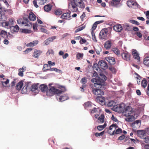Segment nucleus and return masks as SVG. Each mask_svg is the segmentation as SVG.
<instances>
[{
  "instance_id": "1",
  "label": "nucleus",
  "mask_w": 149,
  "mask_h": 149,
  "mask_svg": "<svg viewBox=\"0 0 149 149\" xmlns=\"http://www.w3.org/2000/svg\"><path fill=\"white\" fill-rule=\"evenodd\" d=\"M107 77L103 74H100V77L97 79H92L91 81L94 83V84H91L90 86L92 89L93 94L96 95H104V92L102 88L104 86L105 81L107 79Z\"/></svg>"
},
{
  "instance_id": "2",
  "label": "nucleus",
  "mask_w": 149,
  "mask_h": 149,
  "mask_svg": "<svg viewBox=\"0 0 149 149\" xmlns=\"http://www.w3.org/2000/svg\"><path fill=\"white\" fill-rule=\"evenodd\" d=\"M77 7L84 8L85 4L81 0H73L68 4V8L72 12H76L78 10Z\"/></svg>"
},
{
  "instance_id": "3",
  "label": "nucleus",
  "mask_w": 149,
  "mask_h": 149,
  "mask_svg": "<svg viewBox=\"0 0 149 149\" xmlns=\"http://www.w3.org/2000/svg\"><path fill=\"white\" fill-rule=\"evenodd\" d=\"M62 87L63 88L62 91L57 89L54 87H52L48 89L46 92V95L49 96H51L55 94L57 95L60 94L63 92H64L65 91V88L64 87L62 86Z\"/></svg>"
},
{
  "instance_id": "4",
  "label": "nucleus",
  "mask_w": 149,
  "mask_h": 149,
  "mask_svg": "<svg viewBox=\"0 0 149 149\" xmlns=\"http://www.w3.org/2000/svg\"><path fill=\"white\" fill-rule=\"evenodd\" d=\"M125 107V104L122 103L121 104L117 105L113 107V110L119 113H123Z\"/></svg>"
},
{
  "instance_id": "5",
  "label": "nucleus",
  "mask_w": 149,
  "mask_h": 149,
  "mask_svg": "<svg viewBox=\"0 0 149 149\" xmlns=\"http://www.w3.org/2000/svg\"><path fill=\"white\" fill-rule=\"evenodd\" d=\"M17 23L19 24H24L25 26H31L29 22L28 21V19L26 17L23 19H19L17 20Z\"/></svg>"
},
{
  "instance_id": "6",
  "label": "nucleus",
  "mask_w": 149,
  "mask_h": 149,
  "mask_svg": "<svg viewBox=\"0 0 149 149\" xmlns=\"http://www.w3.org/2000/svg\"><path fill=\"white\" fill-rule=\"evenodd\" d=\"M14 20L12 18H10L8 21L3 22L2 23V26L7 28H10L14 23Z\"/></svg>"
},
{
  "instance_id": "7",
  "label": "nucleus",
  "mask_w": 149,
  "mask_h": 149,
  "mask_svg": "<svg viewBox=\"0 0 149 149\" xmlns=\"http://www.w3.org/2000/svg\"><path fill=\"white\" fill-rule=\"evenodd\" d=\"M108 32V31L107 29H102L100 33L99 38L100 39H106L107 38Z\"/></svg>"
},
{
  "instance_id": "8",
  "label": "nucleus",
  "mask_w": 149,
  "mask_h": 149,
  "mask_svg": "<svg viewBox=\"0 0 149 149\" xmlns=\"http://www.w3.org/2000/svg\"><path fill=\"white\" fill-rule=\"evenodd\" d=\"M132 112V108L130 106H127L126 107H125L124 112L123 113H124L125 115L127 116H129L131 115Z\"/></svg>"
},
{
  "instance_id": "9",
  "label": "nucleus",
  "mask_w": 149,
  "mask_h": 149,
  "mask_svg": "<svg viewBox=\"0 0 149 149\" xmlns=\"http://www.w3.org/2000/svg\"><path fill=\"white\" fill-rule=\"evenodd\" d=\"M61 94H57L56 96L57 99L59 101L63 102L69 99L68 97L65 94L60 95Z\"/></svg>"
},
{
  "instance_id": "10",
  "label": "nucleus",
  "mask_w": 149,
  "mask_h": 149,
  "mask_svg": "<svg viewBox=\"0 0 149 149\" xmlns=\"http://www.w3.org/2000/svg\"><path fill=\"white\" fill-rule=\"evenodd\" d=\"M98 64L101 68L103 70H105L107 68L108 65L106 62L103 60L99 61Z\"/></svg>"
},
{
  "instance_id": "11",
  "label": "nucleus",
  "mask_w": 149,
  "mask_h": 149,
  "mask_svg": "<svg viewBox=\"0 0 149 149\" xmlns=\"http://www.w3.org/2000/svg\"><path fill=\"white\" fill-rule=\"evenodd\" d=\"M121 56L124 60L127 61H129L130 60V54L127 52H125L121 54Z\"/></svg>"
},
{
  "instance_id": "12",
  "label": "nucleus",
  "mask_w": 149,
  "mask_h": 149,
  "mask_svg": "<svg viewBox=\"0 0 149 149\" xmlns=\"http://www.w3.org/2000/svg\"><path fill=\"white\" fill-rule=\"evenodd\" d=\"M31 82H27L26 84L22 88V93H26L28 90V89H30V85H31Z\"/></svg>"
},
{
  "instance_id": "13",
  "label": "nucleus",
  "mask_w": 149,
  "mask_h": 149,
  "mask_svg": "<svg viewBox=\"0 0 149 149\" xmlns=\"http://www.w3.org/2000/svg\"><path fill=\"white\" fill-rule=\"evenodd\" d=\"M127 4L130 7L135 8L137 7V3L133 1H127Z\"/></svg>"
},
{
  "instance_id": "14",
  "label": "nucleus",
  "mask_w": 149,
  "mask_h": 149,
  "mask_svg": "<svg viewBox=\"0 0 149 149\" xmlns=\"http://www.w3.org/2000/svg\"><path fill=\"white\" fill-rule=\"evenodd\" d=\"M105 59L110 65H113L116 63L115 59L114 57L108 56L105 57Z\"/></svg>"
},
{
  "instance_id": "15",
  "label": "nucleus",
  "mask_w": 149,
  "mask_h": 149,
  "mask_svg": "<svg viewBox=\"0 0 149 149\" xmlns=\"http://www.w3.org/2000/svg\"><path fill=\"white\" fill-rule=\"evenodd\" d=\"M42 51L36 49L34 50L33 56L36 58H38L39 56L42 53Z\"/></svg>"
},
{
  "instance_id": "16",
  "label": "nucleus",
  "mask_w": 149,
  "mask_h": 149,
  "mask_svg": "<svg viewBox=\"0 0 149 149\" xmlns=\"http://www.w3.org/2000/svg\"><path fill=\"white\" fill-rule=\"evenodd\" d=\"M56 38V36H52L48 38L44 41L45 45H48L50 42H52Z\"/></svg>"
},
{
  "instance_id": "17",
  "label": "nucleus",
  "mask_w": 149,
  "mask_h": 149,
  "mask_svg": "<svg viewBox=\"0 0 149 149\" xmlns=\"http://www.w3.org/2000/svg\"><path fill=\"white\" fill-rule=\"evenodd\" d=\"M121 0H112L111 1L109 2L110 6H115L119 4Z\"/></svg>"
},
{
  "instance_id": "18",
  "label": "nucleus",
  "mask_w": 149,
  "mask_h": 149,
  "mask_svg": "<svg viewBox=\"0 0 149 149\" xmlns=\"http://www.w3.org/2000/svg\"><path fill=\"white\" fill-rule=\"evenodd\" d=\"M113 29L116 31L119 32L122 30L123 28L120 24H118L115 25L113 27Z\"/></svg>"
},
{
  "instance_id": "19",
  "label": "nucleus",
  "mask_w": 149,
  "mask_h": 149,
  "mask_svg": "<svg viewBox=\"0 0 149 149\" xmlns=\"http://www.w3.org/2000/svg\"><path fill=\"white\" fill-rule=\"evenodd\" d=\"M70 17V14L68 13H64L61 17V18L67 20H69Z\"/></svg>"
},
{
  "instance_id": "20",
  "label": "nucleus",
  "mask_w": 149,
  "mask_h": 149,
  "mask_svg": "<svg viewBox=\"0 0 149 149\" xmlns=\"http://www.w3.org/2000/svg\"><path fill=\"white\" fill-rule=\"evenodd\" d=\"M41 91L43 92H46L48 90V87L47 85L45 84L41 85L39 87Z\"/></svg>"
},
{
  "instance_id": "21",
  "label": "nucleus",
  "mask_w": 149,
  "mask_h": 149,
  "mask_svg": "<svg viewBox=\"0 0 149 149\" xmlns=\"http://www.w3.org/2000/svg\"><path fill=\"white\" fill-rule=\"evenodd\" d=\"M28 18L31 21H34L36 19V16L32 12H31L29 14Z\"/></svg>"
},
{
  "instance_id": "22",
  "label": "nucleus",
  "mask_w": 149,
  "mask_h": 149,
  "mask_svg": "<svg viewBox=\"0 0 149 149\" xmlns=\"http://www.w3.org/2000/svg\"><path fill=\"white\" fill-rule=\"evenodd\" d=\"M143 63L148 67H149V56L145 57L143 60Z\"/></svg>"
},
{
  "instance_id": "23",
  "label": "nucleus",
  "mask_w": 149,
  "mask_h": 149,
  "mask_svg": "<svg viewBox=\"0 0 149 149\" xmlns=\"http://www.w3.org/2000/svg\"><path fill=\"white\" fill-rule=\"evenodd\" d=\"M97 100H98L99 103L102 105L104 104L105 102L104 97L102 96L99 97L97 98Z\"/></svg>"
},
{
  "instance_id": "24",
  "label": "nucleus",
  "mask_w": 149,
  "mask_h": 149,
  "mask_svg": "<svg viewBox=\"0 0 149 149\" xmlns=\"http://www.w3.org/2000/svg\"><path fill=\"white\" fill-rule=\"evenodd\" d=\"M38 43V40H35L28 43L26 46L27 47H33L36 45Z\"/></svg>"
},
{
  "instance_id": "25",
  "label": "nucleus",
  "mask_w": 149,
  "mask_h": 149,
  "mask_svg": "<svg viewBox=\"0 0 149 149\" xmlns=\"http://www.w3.org/2000/svg\"><path fill=\"white\" fill-rule=\"evenodd\" d=\"M23 86V82L22 81L19 82L16 86V89L18 90H20Z\"/></svg>"
},
{
  "instance_id": "26",
  "label": "nucleus",
  "mask_w": 149,
  "mask_h": 149,
  "mask_svg": "<svg viewBox=\"0 0 149 149\" xmlns=\"http://www.w3.org/2000/svg\"><path fill=\"white\" fill-rule=\"evenodd\" d=\"M52 8V6L50 4H48L44 6V10L46 12L50 11Z\"/></svg>"
},
{
  "instance_id": "27",
  "label": "nucleus",
  "mask_w": 149,
  "mask_h": 149,
  "mask_svg": "<svg viewBox=\"0 0 149 149\" xmlns=\"http://www.w3.org/2000/svg\"><path fill=\"white\" fill-rule=\"evenodd\" d=\"M138 136L141 138H143L146 135L145 131L143 130L138 131Z\"/></svg>"
},
{
  "instance_id": "28",
  "label": "nucleus",
  "mask_w": 149,
  "mask_h": 149,
  "mask_svg": "<svg viewBox=\"0 0 149 149\" xmlns=\"http://www.w3.org/2000/svg\"><path fill=\"white\" fill-rule=\"evenodd\" d=\"M127 117L125 118V120L127 122H132L134 120V117L132 115H130L129 116H127Z\"/></svg>"
},
{
  "instance_id": "29",
  "label": "nucleus",
  "mask_w": 149,
  "mask_h": 149,
  "mask_svg": "<svg viewBox=\"0 0 149 149\" xmlns=\"http://www.w3.org/2000/svg\"><path fill=\"white\" fill-rule=\"evenodd\" d=\"M132 54L134 56V58L139 60H140V57L136 50L133 51L132 52Z\"/></svg>"
},
{
  "instance_id": "30",
  "label": "nucleus",
  "mask_w": 149,
  "mask_h": 149,
  "mask_svg": "<svg viewBox=\"0 0 149 149\" xmlns=\"http://www.w3.org/2000/svg\"><path fill=\"white\" fill-rule=\"evenodd\" d=\"M25 67L24 68L22 67V68H20L19 69L18 75L19 76L21 77H23V76L24 74L23 72L25 71L26 69H25Z\"/></svg>"
},
{
  "instance_id": "31",
  "label": "nucleus",
  "mask_w": 149,
  "mask_h": 149,
  "mask_svg": "<svg viewBox=\"0 0 149 149\" xmlns=\"http://www.w3.org/2000/svg\"><path fill=\"white\" fill-rule=\"evenodd\" d=\"M38 88V86L36 84L32 85L30 86V89L33 92H35L37 90Z\"/></svg>"
},
{
  "instance_id": "32",
  "label": "nucleus",
  "mask_w": 149,
  "mask_h": 149,
  "mask_svg": "<svg viewBox=\"0 0 149 149\" xmlns=\"http://www.w3.org/2000/svg\"><path fill=\"white\" fill-rule=\"evenodd\" d=\"M134 74L137 76V77H136L137 79V83L138 84L140 85L141 84V79L142 77L136 72H134Z\"/></svg>"
},
{
  "instance_id": "33",
  "label": "nucleus",
  "mask_w": 149,
  "mask_h": 149,
  "mask_svg": "<svg viewBox=\"0 0 149 149\" xmlns=\"http://www.w3.org/2000/svg\"><path fill=\"white\" fill-rule=\"evenodd\" d=\"M104 47L107 49H109L111 47V42L110 41H107L104 44Z\"/></svg>"
},
{
  "instance_id": "34",
  "label": "nucleus",
  "mask_w": 149,
  "mask_h": 149,
  "mask_svg": "<svg viewBox=\"0 0 149 149\" xmlns=\"http://www.w3.org/2000/svg\"><path fill=\"white\" fill-rule=\"evenodd\" d=\"M10 29L11 31L14 32H17L19 30V27L17 25L15 26H12Z\"/></svg>"
},
{
  "instance_id": "35",
  "label": "nucleus",
  "mask_w": 149,
  "mask_h": 149,
  "mask_svg": "<svg viewBox=\"0 0 149 149\" xmlns=\"http://www.w3.org/2000/svg\"><path fill=\"white\" fill-rule=\"evenodd\" d=\"M0 35L1 37L4 38H6L8 37L6 31L3 30H2L1 31Z\"/></svg>"
},
{
  "instance_id": "36",
  "label": "nucleus",
  "mask_w": 149,
  "mask_h": 149,
  "mask_svg": "<svg viewBox=\"0 0 149 149\" xmlns=\"http://www.w3.org/2000/svg\"><path fill=\"white\" fill-rule=\"evenodd\" d=\"M112 51L118 56H120V52L119 50L116 48H113V49Z\"/></svg>"
},
{
  "instance_id": "37",
  "label": "nucleus",
  "mask_w": 149,
  "mask_h": 149,
  "mask_svg": "<svg viewBox=\"0 0 149 149\" xmlns=\"http://www.w3.org/2000/svg\"><path fill=\"white\" fill-rule=\"evenodd\" d=\"M116 103L115 102L113 101H109L107 104V105L108 107H111L115 106Z\"/></svg>"
},
{
  "instance_id": "38",
  "label": "nucleus",
  "mask_w": 149,
  "mask_h": 149,
  "mask_svg": "<svg viewBox=\"0 0 149 149\" xmlns=\"http://www.w3.org/2000/svg\"><path fill=\"white\" fill-rule=\"evenodd\" d=\"M100 23L99 21L96 22L93 24L91 28L92 31H94L96 29L97 24Z\"/></svg>"
},
{
  "instance_id": "39",
  "label": "nucleus",
  "mask_w": 149,
  "mask_h": 149,
  "mask_svg": "<svg viewBox=\"0 0 149 149\" xmlns=\"http://www.w3.org/2000/svg\"><path fill=\"white\" fill-rule=\"evenodd\" d=\"M147 85V82L146 80L144 79L142 80L141 81L142 86L145 88Z\"/></svg>"
},
{
  "instance_id": "40",
  "label": "nucleus",
  "mask_w": 149,
  "mask_h": 149,
  "mask_svg": "<svg viewBox=\"0 0 149 149\" xmlns=\"http://www.w3.org/2000/svg\"><path fill=\"white\" fill-rule=\"evenodd\" d=\"M92 106L91 103L89 102H88L84 104V107L86 108H90Z\"/></svg>"
},
{
  "instance_id": "41",
  "label": "nucleus",
  "mask_w": 149,
  "mask_h": 149,
  "mask_svg": "<svg viewBox=\"0 0 149 149\" xmlns=\"http://www.w3.org/2000/svg\"><path fill=\"white\" fill-rule=\"evenodd\" d=\"M91 35H92V39L93 41L95 42H97V40L96 39L94 31H91Z\"/></svg>"
},
{
  "instance_id": "42",
  "label": "nucleus",
  "mask_w": 149,
  "mask_h": 149,
  "mask_svg": "<svg viewBox=\"0 0 149 149\" xmlns=\"http://www.w3.org/2000/svg\"><path fill=\"white\" fill-rule=\"evenodd\" d=\"M87 82V78L84 77L82 78L80 82L83 84H85Z\"/></svg>"
},
{
  "instance_id": "43",
  "label": "nucleus",
  "mask_w": 149,
  "mask_h": 149,
  "mask_svg": "<svg viewBox=\"0 0 149 149\" xmlns=\"http://www.w3.org/2000/svg\"><path fill=\"white\" fill-rule=\"evenodd\" d=\"M85 27V26H81V27H80L77 29H76L75 31V33H77V32L80 31L83 29H84Z\"/></svg>"
},
{
  "instance_id": "44",
  "label": "nucleus",
  "mask_w": 149,
  "mask_h": 149,
  "mask_svg": "<svg viewBox=\"0 0 149 149\" xmlns=\"http://www.w3.org/2000/svg\"><path fill=\"white\" fill-rule=\"evenodd\" d=\"M98 120L101 123H103L104 122V115H102L98 118Z\"/></svg>"
},
{
  "instance_id": "45",
  "label": "nucleus",
  "mask_w": 149,
  "mask_h": 149,
  "mask_svg": "<svg viewBox=\"0 0 149 149\" xmlns=\"http://www.w3.org/2000/svg\"><path fill=\"white\" fill-rule=\"evenodd\" d=\"M49 67V65L47 64H45L43 66L42 70L44 71H48V69L47 68Z\"/></svg>"
},
{
  "instance_id": "46",
  "label": "nucleus",
  "mask_w": 149,
  "mask_h": 149,
  "mask_svg": "<svg viewBox=\"0 0 149 149\" xmlns=\"http://www.w3.org/2000/svg\"><path fill=\"white\" fill-rule=\"evenodd\" d=\"M9 80L8 79H7L6 81H2V84L4 86L6 87L7 85L9 83Z\"/></svg>"
},
{
  "instance_id": "47",
  "label": "nucleus",
  "mask_w": 149,
  "mask_h": 149,
  "mask_svg": "<svg viewBox=\"0 0 149 149\" xmlns=\"http://www.w3.org/2000/svg\"><path fill=\"white\" fill-rule=\"evenodd\" d=\"M84 54L83 53H78L77 54L76 57L77 58L79 59L80 58H82Z\"/></svg>"
},
{
  "instance_id": "48",
  "label": "nucleus",
  "mask_w": 149,
  "mask_h": 149,
  "mask_svg": "<svg viewBox=\"0 0 149 149\" xmlns=\"http://www.w3.org/2000/svg\"><path fill=\"white\" fill-rule=\"evenodd\" d=\"M33 49V48L31 47L27 48L24 51V52L25 54H27L31 51Z\"/></svg>"
},
{
  "instance_id": "49",
  "label": "nucleus",
  "mask_w": 149,
  "mask_h": 149,
  "mask_svg": "<svg viewBox=\"0 0 149 149\" xmlns=\"http://www.w3.org/2000/svg\"><path fill=\"white\" fill-rule=\"evenodd\" d=\"M104 134V131H102L100 133H98V132H96L95 133V135L96 137L98 136H102Z\"/></svg>"
},
{
  "instance_id": "50",
  "label": "nucleus",
  "mask_w": 149,
  "mask_h": 149,
  "mask_svg": "<svg viewBox=\"0 0 149 149\" xmlns=\"http://www.w3.org/2000/svg\"><path fill=\"white\" fill-rule=\"evenodd\" d=\"M130 22L131 23L139 25L140 24L137 21H136L132 19L130 21Z\"/></svg>"
},
{
  "instance_id": "51",
  "label": "nucleus",
  "mask_w": 149,
  "mask_h": 149,
  "mask_svg": "<svg viewBox=\"0 0 149 149\" xmlns=\"http://www.w3.org/2000/svg\"><path fill=\"white\" fill-rule=\"evenodd\" d=\"M141 123V121L139 120H137L136 121H135V122H134V123H132V125L134 126V125L136 124V125H138V124H139V125H140Z\"/></svg>"
},
{
  "instance_id": "52",
  "label": "nucleus",
  "mask_w": 149,
  "mask_h": 149,
  "mask_svg": "<svg viewBox=\"0 0 149 149\" xmlns=\"http://www.w3.org/2000/svg\"><path fill=\"white\" fill-rule=\"evenodd\" d=\"M113 127H114L116 128L118 127V126L116 124H113L109 127V130H112Z\"/></svg>"
},
{
  "instance_id": "53",
  "label": "nucleus",
  "mask_w": 149,
  "mask_h": 149,
  "mask_svg": "<svg viewBox=\"0 0 149 149\" xmlns=\"http://www.w3.org/2000/svg\"><path fill=\"white\" fill-rule=\"evenodd\" d=\"M62 11H61L59 10H57L55 12V13L56 15H61L62 14Z\"/></svg>"
},
{
  "instance_id": "54",
  "label": "nucleus",
  "mask_w": 149,
  "mask_h": 149,
  "mask_svg": "<svg viewBox=\"0 0 149 149\" xmlns=\"http://www.w3.org/2000/svg\"><path fill=\"white\" fill-rule=\"evenodd\" d=\"M122 132V130L120 128H118L117 129L115 132V134H118Z\"/></svg>"
},
{
  "instance_id": "55",
  "label": "nucleus",
  "mask_w": 149,
  "mask_h": 149,
  "mask_svg": "<svg viewBox=\"0 0 149 149\" xmlns=\"http://www.w3.org/2000/svg\"><path fill=\"white\" fill-rule=\"evenodd\" d=\"M40 30L42 32L46 33L47 34H49V32H48L44 28H41L40 29Z\"/></svg>"
},
{
  "instance_id": "56",
  "label": "nucleus",
  "mask_w": 149,
  "mask_h": 149,
  "mask_svg": "<svg viewBox=\"0 0 149 149\" xmlns=\"http://www.w3.org/2000/svg\"><path fill=\"white\" fill-rule=\"evenodd\" d=\"M4 10L7 13L10 15H11L13 13V11L11 9H8L6 10Z\"/></svg>"
},
{
  "instance_id": "57",
  "label": "nucleus",
  "mask_w": 149,
  "mask_h": 149,
  "mask_svg": "<svg viewBox=\"0 0 149 149\" xmlns=\"http://www.w3.org/2000/svg\"><path fill=\"white\" fill-rule=\"evenodd\" d=\"M109 69L113 72L115 73L116 72V70L113 67H109Z\"/></svg>"
},
{
  "instance_id": "58",
  "label": "nucleus",
  "mask_w": 149,
  "mask_h": 149,
  "mask_svg": "<svg viewBox=\"0 0 149 149\" xmlns=\"http://www.w3.org/2000/svg\"><path fill=\"white\" fill-rule=\"evenodd\" d=\"M47 0H38L40 4H43L45 3Z\"/></svg>"
},
{
  "instance_id": "59",
  "label": "nucleus",
  "mask_w": 149,
  "mask_h": 149,
  "mask_svg": "<svg viewBox=\"0 0 149 149\" xmlns=\"http://www.w3.org/2000/svg\"><path fill=\"white\" fill-rule=\"evenodd\" d=\"M104 129V127L102 125H99L97 127V129L99 131H101Z\"/></svg>"
},
{
  "instance_id": "60",
  "label": "nucleus",
  "mask_w": 149,
  "mask_h": 149,
  "mask_svg": "<svg viewBox=\"0 0 149 149\" xmlns=\"http://www.w3.org/2000/svg\"><path fill=\"white\" fill-rule=\"evenodd\" d=\"M125 136L124 135H122L121 136L119 137L118 138V139L120 140H123L125 138Z\"/></svg>"
},
{
  "instance_id": "61",
  "label": "nucleus",
  "mask_w": 149,
  "mask_h": 149,
  "mask_svg": "<svg viewBox=\"0 0 149 149\" xmlns=\"http://www.w3.org/2000/svg\"><path fill=\"white\" fill-rule=\"evenodd\" d=\"M86 17V14L84 12L80 16V18L82 21L83 20L84 18Z\"/></svg>"
},
{
  "instance_id": "62",
  "label": "nucleus",
  "mask_w": 149,
  "mask_h": 149,
  "mask_svg": "<svg viewBox=\"0 0 149 149\" xmlns=\"http://www.w3.org/2000/svg\"><path fill=\"white\" fill-rule=\"evenodd\" d=\"M136 34L139 38H140L142 37V34L139 31L137 32H136Z\"/></svg>"
},
{
  "instance_id": "63",
  "label": "nucleus",
  "mask_w": 149,
  "mask_h": 149,
  "mask_svg": "<svg viewBox=\"0 0 149 149\" xmlns=\"http://www.w3.org/2000/svg\"><path fill=\"white\" fill-rule=\"evenodd\" d=\"M97 111V109L95 107L93 108V109L91 111V113H93Z\"/></svg>"
},
{
  "instance_id": "64",
  "label": "nucleus",
  "mask_w": 149,
  "mask_h": 149,
  "mask_svg": "<svg viewBox=\"0 0 149 149\" xmlns=\"http://www.w3.org/2000/svg\"><path fill=\"white\" fill-rule=\"evenodd\" d=\"M111 119L113 121H115V122H116L118 121V120L117 118L116 117H115L113 115L112 116Z\"/></svg>"
}]
</instances>
